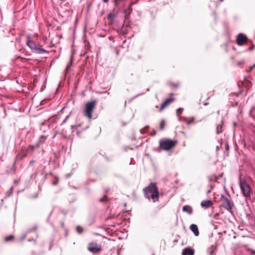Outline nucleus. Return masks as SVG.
<instances>
[{
	"instance_id": "1",
	"label": "nucleus",
	"mask_w": 255,
	"mask_h": 255,
	"mask_svg": "<svg viewBox=\"0 0 255 255\" xmlns=\"http://www.w3.org/2000/svg\"><path fill=\"white\" fill-rule=\"evenodd\" d=\"M143 191L144 196L146 198L151 199L153 202L158 201V188L155 183H150L147 187L144 189Z\"/></svg>"
},
{
	"instance_id": "2",
	"label": "nucleus",
	"mask_w": 255,
	"mask_h": 255,
	"mask_svg": "<svg viewBox=\"0 0 255 255\" xmlns=\"http://www.w3.org/2000/svg\"><path fill=\"white\" fill-rule=\"evenodd\" d=\"M26 45L30 50L36 54H43L44 53H48V51L43 48L42 46L36 43L33 40L30 35H26Z\"/></svg>"
},
{
	"instance_id": "3",
	"label": "nucleus",
	"mask_w": 255,
	"mask_h": 255,
	"mask_svg": "<svg viewBox=\"0 0 255 255\" xmlns=\"http://www.w3.org/2000/svg\"><path fill=\"white\" fill-rule=\"evenodd\" d=\"M97 101L96 100L88 102L85 105V109L84 110V115L90 120L92 118V113L95 108Z\"/></svg>"
},
{
	"instance_id": "4",
	"label": "nucleus",
	"mask_w": 255,
	"mask_h": 255,
	"mask_svg": "<svg viewBox=\"0 0 255 255\" xmlns=\"http://www.w3.org/2000/svg\"><path fill=\"white\" fill-rule=\"evenodd\" d=\"M240 186L243 195L247 199H251V190L250 185L246 182L245 180H242L240 178Z\"/></svg>"
},
{
	"instance_id": "5",
	"label": "nucleus",
	"mask_w": 255,
	"mask_h": 255,
	"mask_svg": "<svg viewBox=\"0 0 255 255\" xmlns=\"http://www.w3.org/2000/svg\"><path fill=\"white\" fill-rule=\"evenodd\" d=\"M176 141L170 139H161L159 141L160 147L165 150L171 149L176 145Z\"/></svg>"
},
{
	"instance_id": "6",
	"label": "nucleus",
	"mask_w": 255,
	"mask_h": 255,
	"mask_svg": "<svg viewBox=\"0 0 255 255\" xmlns=\"http://www.w3.org/2000/svg\"><path fill=\"white\" fill-rule=\"evenodd\" d=\"M221 201L223 203V207L228 211L232 212V204L231 200L223 195L221 196Z\"/></svg>"
},
{
	"instance_id": "7",
	"label": "nucleus",
	"mask_w": 255,
	"mask_h": 255,
	"mask_svg": "<svg viewBox=\"0 0 255 255\" xmlns=\"http://www.w3.org/2000/svg\"><path fill=\"white\" fill-rule=\"evenodd\" d=\"M88 250L90 252L96 254L100 252L102 248L97 243L91 242L88 244Z\"/></svg>"
},
{
	"instance_id": "8",
	"label": "nucleus",
	"mask_w": 255,
	"mask_h": 255,
	"mask_svg": "<svg viewBox=\"0 0 255 255\" xmlns=\"http://www.w3.org/2000/svg\"><path fill=\"white\" fill-rule=\"evenodd\" d=\"M248 40L246 35L243 33H240L238 35L237 37V43L239 46H242L247 43Z\"/></svg>"
},
{
	"instance_id": "9",
	"label": "nucleus",
	"mask_w": 255,
	"mask_h": 255,
	"mask_svg": "<svg viewBox=\"0 0 255 255\" xmlns=\"http://www.w3.org/2000/svg\"><path fill=\"white\" fill-rule=\"evenodd\" d=\"M174 101V98H167L162 103L160 108L159 109V111L161 112L164 108H165L166 106H167L169 104H170L172 102Z\"/></svg>"
},
{
	"instance_id": "10",
	"label": "nucleus",
	"mask_w": 255,
	"mask_h": 255,
	"mask_svg": "<svg viewBox=\"0 0 255 255\" xmlns=\"http://www.w3.org/2000/svg\"><path fill=\"white\" fill-rule=\"evenodd\" d=\"M190 229L192 231L195 236H198L199 235L198 227L195 224H192L190 226Z\"/></svg>"
},
{
	"instance_id": "11",
	"label": "nucleus",
	"mask_w": 255,
	"mask_h": 255,
	"mask_svg": "<svg viewBox=\"0 0 255 255\" xmlns=\"http://www.w3.org/2000/svg\"><path fill=\"white\" fill-rule=\"evenodd\" d=\"M34 147L32 145H29L27 148H22V150L24 151L25 150L24 155L25 156L27 154H31L34 150Z\"/></svg>"
},
{
	"instance_id": "12",
	"label": "nucleus",
	"mask_w": 255,
	"mask_h": 255,
	"mask_svg": "<svg viewBox=\"0 0 255 255\" xmlns=\"http://www.w3.org/2000/svg\"><path fill=\"white\" fill-rule=\"evenodd\" d=\"M194 250L190 248H185L182 251V255H194Z\"/></svg>"
},
{
	"instance_id": "13",
	"label": "nucleus",
	"mask_w": 255,
	"mask_h": 255,
	"mask_svg": "<svg viewBox=\"0 0 255 255\" xmlns=\"http://www.w3.org/2000/svg\"><path fill=\"white\" fill-rule=\"evenodd\" d=\"M212 204L211 200H203L201 203V206L205 208L209 207Z\"/></svg>"
},
{
	"instance_id": "14",
	"label": "nucleus",
	"mask_w": 255,
	"mask_h": 255,
	"mask_svg": "<svg viewBox=\"0 0 255 255\" xmlns=\"http://www.w3.org/2000/svg\"><path fill=\"white\" fill-rule=\"evenodd\" d=\"M182 210L183 212H187L191 215L193 212L192 207L189 205H185L183 207Z\"/></svg>"
},
{
	"instance_id": "15",
	"label": "nucleus",
	"mask_w": 255,
	"mask_h": 255,
	"mask_svg": "<svg viewBox=\"0 0 255 255\" xmlns=\"http://www.w3.org/2000/svg\"><path fill=\"white\" fill-rule=\"evenodd\" d=\"M217 248V245H212L211 247L208 248L207 253L209 255H214L215 251Z\"/></svg>"
},
{
	"instance_id": "16",
	"label": "nucleus",
	"mask_w": 255,
	"mask_h": 255,
	"mask_svg": "<svg viewBox=\"0 0 255 255\" xmlns=\"http://www.w3.org/2000/svg\"><path fill=\"white\" fill-rule=\"evenodd\" d=\"M37 229V227L36 226H34L32 228L30 229H29L27 231L26 233L24 234L21 238L20 240L21 241H22L26 237V234L32 232V231H35Z\"/></svg>"
},
{
	"instance_id": "17",
	"label": "nucleus",
	"mask_w": 255,
	"mask_h": 255,
	"mask_svg": "<svg viewBox=\"0 0 255 255\" xmlns=\"http://www.w3.org/2000/svg\"><path fill=\"white\" fill-rule=\"evenodd\" d=\"M222 132V126L221 125H218L216 128L217 134H219Z\"/></svg>"
},
{
	"instance_id": "18",
	"label": "nucleus",
	"mask_w": 255,
	"mask_h": 255,
	"mask_svg": "<svg viewBox=\"0 0 255 255\" xmlns=\"http://www.w3.org/2000/svg\"><path fill=\"white\" fill-rule=\"evenodd\" d=\"M107 201V196L105 194L103 198L99 199V201L100 202H105Z\"/></svg>"
},
{
	"instance_id": "19",
	"label": "nucleus",
	"mask_w": 255,
	"mask_h": 255,
	"mask_svg": "<svg viewBox=\"0 0 255 255\" xmlns=\"http://www.w3.org/2000/svg\"><path fill=\"white\" fill-rule=\"evenodd\" d=\"M14 239V236L13 235H10L8 237H7L5 238V242H8L9 241L12 240Z\"/></svg>"
},
{
	"instance_id": "20",
	"label": "nucleus",
	"mask_w": 255,
	"mask_h": 255,
	"mask_svg": "<svg viewBox=\"0 0 255 255\" xmlns=\"http://www.w3.org/2000/svg\"><path fill=\"white\" fill-rule=\"evenodd\" d=\"M76 230L79 234L82 233L83 231V228L80 226L77 227Z\"/></svg>"
},
{
	"instance_id": "21",
	"label": "nucleus",
	"mask_w": 255,
	"mask_h": 255,
	"mask_svg": "<svg viewBox=\"0 0 255 255\" xmlns=\"http://www.w3.org/2000/svg\"><path fill=\"white\" fill-rule=\"evenodd\" d=\"M164 121L162 120L160 124V129L161 130H163L164 128Z\"/></svg>"
},
{
	"instance_id": "22",
	"label": "nucleus",
	"mask_w": 255,
	"mask_h": 255,
	"mask_svg": "<svg viewBox=\"0 0 255 255\" xmlns=\"http://www.w3.org/2000/svg\"><path fill=\"white\" fill-rule=\"evenodd\" d=\"M254 67H255V64L253 65V66H250L248 69H247V72L248 73L251 72Z\"/></svg>"
},
{
	"instance_id": "23",
	"label": "nucleus",
	"mask_w": 255,
	"mask_h": 255,
	"mask_svg": "<svg viewBox=\"0 0 255 255\" xmlns=\"http://www.w3.org/2000/svg\"><path fill=\"white\" fill-rule=\"evenodd\" d=\"M13 192V187H11L10 190L9 194L8 195V196H9L10 194H11Z\"/></svg>"
},
{
	"instance_id": "24",
	"label": "nucleus",
	"mask_w": 255,
	"mask_h": 255,
	"mask_svg": "<svg viewBox=\"0 0 255 255\" xmlns=\"http://www.w3.org/2000/svg\"><path fill=\"white\" fill-rule=\"evenodd\" d=\"M69 116H70L69 115L67 116V117H66L65 119L63 121V123H62L63 124L65 123L66 122L67 120L69 118Z\"/></svg>"
},
{
	"instance_id": "25",
	"label": "nucleus",
	"mask_w": 255,
	"mask_h": 255,
	"mask_svg": "<svg viewBox=\"0 0 255 255\" xmlns=\"http://www.w3.org/2000/svg\"><path fill=\"white\" fill-rule=\"evenodd\" d=\"M251 255H255V251L251 250Z\"/></svg>"
},
{
	"instance_id": "26",
	"label": "nucleus",
	"mask_w": 255,
	"mask_h": 255,
	"mask_svg": "<svg viewBox=\"0 0 255 255\" xmlns=\"http://www.w3.org/2000/svg\"><path fill=\"white\" fill-rule=\"evenodd\" d=\"M156 134V131L155 130H153L152 133L151 134V135H155Z\"/></svg>"
},
{
	"instance_id": "27",
	"label": "nucleus",
	"mask_w": 255,
	"mask_h": 255,
	"mask_svg": "<svg viewBox=\"0 0 255 255\" xmlns=\"http://www.w3.org/2000/svg\"><path fill=\"white\" fill-rule=\"evenodd\" d=\"M194 118H192L191 121H189V122H187V124L188 125L190 124L194 121Z\"/></svg>"
},
{
	"instance_id": "28",
	"label": "nucleus",
	"mask_w": 255,
	"mask_h": 255,
	"mask_svg": "<svg viewBox=\"0 0 255 255\" xmlns=\"http://www.w3.org/2000/svg\"><path fill=\"white\" fill-rule=\"evenodd\" d=\"M254 48V45H253L251 47L249 48V50H252Z\"/></svg>"
},
{
	"instance_id": "29",
	"label": "nucleus",
	"mask_w": 255,
	"mask_h": 255,
	"mask_svg": "<svg viewBox=\"0 0 255 255\" xmlns=\"http://www.w3.org/2000/svg\"><path fill=\"white\" fill-rule=\"evenodd\" d=\"M58 180H57V181H54V182H53L52 183V184H53V185H57V184H58Z\"/></svg>"
},
{
	"instance_id": "30",
	"label": "nucleus",
	"mask_w": 255,
	"mask_h": 255,
	"mask_svg": "<svg viewBox=\"0 0 255 255\" xmlns=\"http://www.w3.org/2000/svg\"><path fill=\"white\" fill-rule=\"evenodd\" d=\"M183 110V108H179L177 110V113L179 112V111H182Z\"/></svg>"
},
{
	"instance_id": "31",
	"label": "nucleus",
	"mask_w": 255,
	"mask_h": 255,
	"mask_svg": "<svg viewBox=\"0 0 255 255\" xmlns=\"http://www.w3.org/2000/svg\"><path fill=\"white\" fill-rule=\"evenodd\" d=\"M70 176H71V174H66V177L67 178H68L69 177H70Z\"/></svg>"
},
{
	"instance_id": "32",
	"label": "nucleus",
	"mask_w": 255,
	"mask_h": 255,
	"mask_svg": "<svg viewBox=\"0 0 255 255\" xmlns=\"http://www.w3.org/2000/svg\"><path fill=\"white\" fill-rule=\"evenodd\" d=\"M38 197V194H36L34 196H32V198H36Z\"/></svg>"
},
{
	"instance_id": "33",
	"label": "nucleus",
	"mask_w": 255,
	"mask_h": 255,
	"mask_svg": "<svg viewBox=\"0 0 255 255\" xmlns=\"http://www.w3.org/2000/svg\"><path fill=\"white\" fill-rule=\"evenodd\" d=\"M34 162V160H31V161H30V165H32L33 164Z\"/></svg>"
},
{
	"instance_id": "34",
	"label": "nucleus",
	"mask_w": 255,
	"mask_h": 255,
	"mask_svg": "<svg viewBox=\"0 0 255 255\" xmlns=\"http://www.w3.org/2000/svg\"><path fill=\"white\" fill-rule=\"evenodd\" d=\"M113 16V15L112 14H109L108 15V18H110V17H112Z\"/></svg>"
},
{
	"instance_id": "35",
	"label": "nucleus",
	"mask_w": 255,
	"mask_h": 255,
	"mask_svg": "<svg viewBox=\"0 0 255 255\" xmlns=\"http://www.w3.org/2000/svg\"><path fill=\"white\" fill-rule=\"evenodd\" d=\"M229 145H228V144H227V145H226V149L227 150H228V149H229Z\"/></svg>"
},
{
	"instance_id": "36",
	"label": "nucleus",
	"mask_w": 255,
	"mask_h": 255,
	"mask_svg": "<svg viewBox=\"0 0 255 255\" xmlns=\"http://www.w3.org/2000/svg\"><path fill=\"white\" fill-rule=\"evenodd\" d=\"M103 1L104 2L107 3L109 1V0H103Z\"/></svg>"
},
{
	"instance_id": "37",
	"label": "nucleus",
	"mask_w": 255,
	"mask_h": 255,
	"mask_svg": "<svg viewBox=\"0 0 255 255\" xmlns=\"http://www.w3.org/2000/svg\"><path fill=\"white\" fill-rule=\"evenodd\" d=\"M208 105V103H205L204 104V105H205V106H207V105Z\"/></svg>"
},
{
	"instance_id": "38",
	"label": "nucleus",
	"mask_w": 255,
	"mask_h": 255,
	"mask_svg": "<svg viewBox=\"0 0 255 255\" xmlns=\"http://www.w3.org/2000/svg\"><path fill=\"white\" fill-rule=\"evenodd\" d=\"M75 127V126H71V128H73Z\"/></svg>"
},
{
	"instance_id": "39",
	"label": "nucleus",
	"mask_w": 255,
	"mask_h": 255,
	"mask_svg": "<svg viewBox=\"0 0 255 255\" xmlns=\"http://www.w3.org/2000/svg\"><path fill=\"white\" fill-rule=\"evenodd\" d=\"M14 182L15 183H17V180H14Z\"/></svg>"
},
{
	"instance_id": "40",
	"label": "nucleus",
	"mask_w": 255,
	"mask_h": 255,
	"mask_svg": "<svg viewBox=\"0 0 255 255\" xmlns=\"http://www.w3.org/2000/svg\"><path fill=\"white\" fill-rule=\"evenodd\" d=\"M220 1H223V0H219Z\"/></svg>"
}]
</instances>
